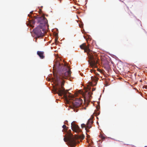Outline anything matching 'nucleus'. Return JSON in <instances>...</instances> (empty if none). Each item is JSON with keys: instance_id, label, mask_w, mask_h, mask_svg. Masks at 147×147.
Segmentation results:
<instances>
[{"instance_id": "obj_12", "label": "nucleus", "mask_w": 147, "mask_h": 147, "mask_svg": "<svg viewBox=\"0 0 147 147\" xmlns=\"http://www.w3.org/2000/svg\"><path fill=\"white\" fill-rule=\"evenodd\" d=\"M81 127L82 128H83L84 127H85L86 128V125L84 124H82L81 125Z\"/></svg>"}, {"instance_id": "obj_15", "label": "nucleus", "mask_w": 147, "mask_h": 147, "mask_svg": "<svg viewBox=\"0 0 147 147\" xmlns=\"http://www.w3.org/2000/svg\"><path fill=\"white\" fill-rule=\"evenodd\" d=\"M84 135H83L81 136V138L82 139H84Z\"/></svg>"}, {"instance_id": "obj_13", "label": "nucleus", "mask_w": 147, "mask_h": 147, "mask_svg": "<svg viewBox=\"0 0 147 147\" xmlns=\"http://www.w3.org/2000/svg\"><path fill=\"white\" fill-rule=\"evenodd\" d=\"M88 94L90 96H91V95L92 94V93L90 92H88Z\"/></svg>"}, {"instance_id": "obj_1", "label": "nucleus", "mask_w": 147, "mask_h": 147, "mask_svg": "<svg viewBox=\"0 0 147 147\" xmlns=\"http://www.w3.org/2000/svg\"><path fill=\"white\" fill-rule=\"evenodd\" d=\"M63 67L61 69L62 71L59 76L55 75V83L56 87L54 89L55 93H57L59 96L63 95L65 98L67 97H71V94L67 90H65L63 87L64 81L63 79H67L71 76V71L68 66L63 65Z\"/></svg>"}, {"instance_id": "obj_8", "label": "nucleus", "mask_w": 147, "mask_h": 147, "mask_svg": "<svg viewBox=\"0 0 147 147\" xmlns=\"http://www.w3.org/2000/svg\"><path fill=\"white\" fill-rule=\"evenodd\" d=\"M91 79L92 80V83H91V85L92 86H95L97 84V82L98 80V78H94L91 77Z\"/></svg>"}, {"instance_id": "obj_7", "label": "nucleus", "mask_w": 147, "mask_h": 147, "mask_svg": "<svg viewBox=\"0 0 147 147\" xmlns=\"http://www.w3.org/2000/svg\"><path fill=\"white\" fill-rule=\"evenodd\" d=\"M93 123V121L92 119L90 118L88 120L86 124V130L87 132L88 131V130H87V129H89L92 127V125Z\"/></svg>"}, {"instance_id": "obj_5", "label": "nucleus", "mask_w": 147, "mask_h": 147, "mask_svg": "<svg viewBox=\"0 0 147 147\" xmlns=\"http://www.w3.org/2000/svg\"><path fill=\"white\" fill-rule=\"evenodd\" d=\"M71 129L73 131L76 132H79L81 131V130L78 125L75 123V121H73L71 124Z\"/></svg>"}, {"instance_id": "obj_9", "label": "nucleus", "mask_w": 147, "mask_h": 147, "mask_svg": "<svg viewBox=\"0 0 147 147\" xmlns=\"http://www.w3.org/2000/svg\"><path fill=\"white\" fill-rule=\"evenodd\" d=\"M63 65H63L62 64H61L59 61L55 63V64L54 65V66H56L58 68L62 69L63 67Z\"/></svg>"}, {"instance_id": "obj_16", "label": "nucleus", "mask_w": 147, "mask_h": 147, "mask_svg": "<svg viewBox=\"0 0 147 147\" xmlns=\"http://www.w3.org/2000/svg\"><path fill=\"white\" fill-rule=\"evenodd\" d=\"M68 122V121H65V123L66 124H67V123Z\"/></svg>"}, {"instance_id": "obj_6", "label": "nucleus", "mask_w": 147, "mask_h": 147, "mask_svg": "<svg viewBox=\"0 0 147 147\" xmlns=\"http://www.w3.org/2000/svg\"><path fill=\"white\" fill-rule=\"evenodd\" d=\"M82 102V100L80 98H76L73 102V105L75 108H77L80 106Z\"/></svg>"}, {"instance_id": "obj_4", "label": "nucleus", "mask_w": 147, "mask_h": 147, "mask_svg": "<svg viewBox=\"0 0 147 147\" xmlns=\"http://www.w3.org/2000/svg\"><path fill=\"white\" fill-rule=\"evenodd\" d=\"M63 140L65 142H68L69 145L71 147L76 146V142L75 139L72 134H69L67 138L65 137Z\"/></svg>"}, {"instance_id": "obj_19", "label": "nucleus", "mask_w": 147, "mask_h": 147, "mask_svg": "<svg viewBox=\"0 0 147 147\" xmlns=\"http://www.w3.org/2000/svg\"><path fill=\"white\" fill-rule=\"evenodd\" d=\"M28 16H29V17H30V14H28Z\"/></svg>"}, {"instance_id": "obj_22", "label": "nucleus", "mask_w": 147, "mask_h": 147, "mask_svg": "<svg viewBox=\"0 0 147 147\" xmlns=\"http://www.w3.org/2000/svg\"><path fill=\"white\" fill-rule=\"evenodd\" d=\"M145 88H147V86H145Z\"/></svg>"}, {"instance_id": "obj_20", "label": "nucleus", "mask_w": 147, "mask_h": 147, "mask_svg": "<svg viewBox=\"0 0 147 147\" xmlns=\"http://www.w3.org/2000/svg\"><path fill=\"white\" fill-rule=\"evenodd\" d=\"M105 139V137H102V139Z\"/></svg>"}, {"instance_id": "obj_11", "label": "nucleus", "mask_w": 147, "mask_h": 147, "mask_svg": "<svg viewBox=\"0 0 147 147\" xmlns=\"http://www.w3.org/2000/svg\"><path fill=\"white\" fill-rule=\"evenodd\" d=\"M62 127L65 130H67V127L65 125H64Z\"/></svg>"}, {"instance_id": "obj_10", "label": "nucleus", "mask_w": 147, "mask_h": 147, "mask_svg": "<svg viewBox=\"0 0 147 147\" xmlns=\"http://www.w3.org/2000/svg\"><path fill=\"white\" fill-rule=\"evenodd\" d=\"M37 54L41 59L44 58L45 56L44 55V52L43 51H38L37 52Z\"/></svg>"}, {"instance_id": "obj_21", "label": "nucleus", "mask_w": 147, "mask_h": 147, "mask_svg": "<svg viewBox=\"0 0 147 147\" xmlns=\"http://www.w3.org/2000/svg\"><path fill=\"white\" fill-rule=\"evenodd\" d=\"M30 13H31V14H32V12H30Z\"/></svg>"}, {"instance_id": "obj_2", "label": "nucleus", "mask_w": 147, "mask_h": 147, "mask_svg": "<svg viewBox=\"0 0 147 147\" xmlns=\"http://www.w3.org/2000/svg\"><path fill=\"white\" fill-rule=\"evenodd\" d=\"M81 49L84 50V52L87 53L89 60L88 62L90 65L92 67H97L98 59L95 53L89 49V45L86 46L85 43H84L80 46Z\"/></svg>"}, {"instance_id": "obj_14", "label": "nucleus", "mask_w": 147, "mask_h": 147, "mask_svg": "<svg viewBox=\"0 0 147 147\" xmlns=\"http://www.w3.org/2000/svg\"><path fill=\"white\" fill-rule=\"evenodd\" d=\"M57 40H58V38H56L55 39V41L56 42L57 41Z\"/></svg>"}, {"instance_id": "obj_18", "label": "nucleus", "mask_w": 147, "mask_h": 147, "mask_svg": "<svg viewBox=\"0 0 147 147\" xmlns=\"http://www.w3.org/2000/svg\"><path fill=\"white\" fill-rule=\"evenodd\" d=\"M34 17V18H35V19H37V17L36 16H35Z\"/></svg>"}, {"instance_id": "obj_23", "label": "nucleus", "mask_w": 147, "mask_h": 147, "mask_svg": "<svg viewBox=\"0 0 147 147\" xmlns=\"http://www.w3.org/2000/svg\"><path fill=\"white\" fill-rule=\"evenodd\" d=\"M91 72H92V70H91Z\"/></svg>"}, {"instance_id": "obj_17", "label": "nucleus", "mask_w": 147, "mask_h": 147, "mask_svg": "<svg viewBox=\"0 0 147 147\" xmlns=\"http://www.w3.org/2000/svg\"><path fill=\"white\" fill-rule=\"evenodd\" d=\"M95 90V88H92V91H94Z\"/></svg>"}, {"instance_id": "obj_3", "label": "nucleus", "mask_w": 147, "mask_h": 147, "mask_svg": "<svg viewBox=\"0 0 147 147\" xmlns=\"http://www.w3.org/2000/svg\"><path fill=\"white\" fill-rule=\"evenodd\" d=\"M39 25L34 30V33L38 38L42 37L44 35V33L46 31L45 27L47 26H48L47 20L44 16H41L38 18Z\"/></svg>"}]
</instances>
